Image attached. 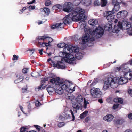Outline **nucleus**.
I'll use <instances>...</instances> for the list:
<instances>
[{
  "label": "nucleus",
  "instance_id": "obj_41",
  "mask_svg": "<svg viewBox=\"0 0 132 132\" xmlns=\"http://www.w3.org/2000/svg\"><path fill=\"white\" fill-rule=\"evenodd\" d=\"M39 73L38 72H34L33 73H32L31 75L32 76L35 77L36 76H38Z\"/></svg>",
  "mask_w": 132,
  "mask_h": 132
},
{
  "label": "nucleus",
  "instance_id": "obj_11",
  "mask_svg": "<svg viewBox=\"0 0 132 132\" xmlns=\"http://www.w3.org/2000/svg\"><path fill=\"white\" fill-rule=\"evenodd\" d=\"M113 13L111 11H106L104 14V16L106 17L108 21L111 22L114 18V15L113 14Z\"/></svg>",
  "mask_w": 132,
  "mask_h": 132
},
{
  "label": "nucleus",
  "instance_id": "obj_23",
  "mask_svg": "<svg viewBox=\"0 0 132 132\" xmlns=\"http://www.w3.org/2000/svg\"><path fill=\"white\" fill-rule=\"evenodd\" d=\"M88 22L89 24L91 25H95L98 23V21L96 19H90L89 20Z\"/></svg>",
  "mask_w": 132,
  "mask_h": 132
},
{
  "label": "nucleus",
  "instance_id": "obj_51",
  "mask_svg": "<svg viewBox=\"0 0 132 132\" xmlns=\"http://www.w3.org/2000/svg\"><path fill=\"white\" fill-rule=\"evenodd\" d=\"M128 73H129V77L130 78H129V79H132V70H130V71Z\"/></svg>",
  "mask_w": 132,
  "mask_h": 132
},
{
  "label": "nucleus",
  "instance_id": "obj_50",
  "mask_svg": "<svg viewBox=\"0 0 132 132\" xmlns=\"http://www.w3.org/2000/svg\"><path fill=\"white\" fill-rule=\"evenodd\" d=\"M48 78H43V79L41 81L42 83H43L44 82L46 81H48Z\"/></svg>",
  "mask_w": 132,
  "mask_h": 132
},
{
  "label": "nucleus",
  "instance_id": "obj_35",
  "mask_svg": "<svg viewBox=\"0 0 132 132\" xmlns=\"http://www.w3.org/2000/svg\"><path fill=\"white\" fill-rule=\"evenodd\" d=\"M45 84H43L40 85L39 86H38V88L39 90L45 88Z\"/></svg>",
  "mask_w": 132,
  "mask_h": 132
},
{
  "label": "nucleus",
  "instance_id": "obj_16",
  "mask_svg": "<svg viewBox=\"0 0 132 132\" xmlns=\"http://www.w3.org/2000/svg\"><path fill=\"white\" fill-rule=\"evenodd\" d=\"M51 27L52 29H56L57 30H59L63 28L64 25L62 23H59L56 24L52 25Z\"/></svg>",
  "mask_w": 132,
  "mask_h": 132
},
{
  "label": "nucleus",
  "instance_id": "obj_40",
  "mask_svg": "<svg viewBox=\"0 0 132 132\" xmlns=\"http://www.w3.org/2000/svg\"><path fill=\"white\" fill-rule=\"evenodd\" d=\"M27 129V128L23 127H21L20 129V132H25L26 129Z\"/></svg>",
  "mask_w": 132,
  "mask_h": 132
},
{
  "label": "nucleus",
  "instance_id": "obj_1",
  "mask_svg": "<svg viewBox=\"0 0 132 132\" xmlns=\"http://www.w3.org/2000/svg\"><path fill=\"white\" fill-rule=\"evenodd\" d=\"M57 46L59 48L64 47L63 51L59 53L60 57H64L65 62L67 63H72V61L75 59L72 55L73 51L74 52H77L79 49L76 46H72L71 45H68L64 43H62L57 44Z\"/></svg>",
  "mask_w": 132,
  "mask_h": 132
},
{
  "label": "nucleus",
  "instance_id": "obj_48",
  "mask_svg": "<svg viewBox=\"0 0 132 132\" xmlns=\"http://www.w3.org/2000/svg\"><path fill=\"white\" fill-rule=\"evenodd\" d=\"M35 104L36 106L38 107L41 105V103L39 101H37L35 102Z\"/></svg>",
  "mask_w": 132,
  "mask_h": 132
},
{
  "label": "nucleus",
  "instance_id": "obj_27",
  "mask_svg": "<svg viewBox=\"0 0 132 132\" xmlns=\"http://www.w3.org/2000/svg\"><path fill=\"white\" fill-rule=\"evenodd\" d=\"M114 4V8L112 10V11H111L113 13L118 11L120 8L119 5H117L116 4Z\"/></svg>",
  "mask_w": 132,
  "mask_h": 132
},
{
  "label": "nucleus",
  "instance_id": "obj_36",
  "mask_svg": "<svg viewBox=\"0 0 132 132\" xmlns=\"http://www.w3.org/2000/svg\"><path fill=\"white\" fill-rule=\"evenodd\" d=\"M127 33L129 35H132V26L128 30Z\"/></svg>",
  "mask_w": 132,
  "mask_h": 132
},
{
  "label": "nucleus",
  "instance_id": "obj_21",
  "mask_svg": "<svg viewBox=\"0 0 132 132\" xmlns=\"http://www.w3.org/2000/svg\"><path fill=\"white\" fill-rule=\"evenodd\" d=\"M47 90L50 94H51L53 92L55 91V89L52 85L51 84L49 83L46 85Z\"/></svg>",
  "mask_w": 132,
  "mask_h": 132
},
{
  "label": "nucleus",
  "instance_id": "obj_39",
  "mask_svg": "<svg viewBox=\"0 0 132 132\" xmlns=\"http://www.w3.org/2000/svg\"><path fill=\"white\" fill-rule=\"evenodd\" d=\"M51 4V2L50 0H47L45 2V4L46 6H48Z\"/></svg>",
  "mask_w": 132,
  "mask_h": 132
},
{
  "label": "nucleus",
  "instance_id": "obj_9",
  "mask_svg": "<svg viewBox=\"0 0 132 132\" xmlns=\"http://www.w3.org/2000/svg\"><path fill=\"white\" fill-rule=\"evenodd\" d=\"M73 9L72 4L70 2H66L64 3L63 7V10L67 12H69Z\"/></svg>",
  "mask_w": 132,
  "mask_h": 132
},
{
  "label": "nucleus",
  "instance_id": "obj_63",
  "mask_svg": "<svg viewBox=\"0 0 132 132\" xmlns=\"http://www.w3.org/2000/svg\"><path fill=\"white\" fill-rule=\"evenodd\" d=\"M35 127L36 128V129H37L38 131H40V126L37 125H35Z\"/></svg>",
  "mask_w": 132,
  "mask_h": 132
},
{
  "label": "nucleus",
  "instance_id": "obj_15",
  "mask_svg": "<svg viewBox=\"0 0 132 132\" xmlns=\"http://www.w3.org/2000/svg\"><path fill=\"white\" fill-rule=\"evenodd\" d=\"M127 12L126 11H120L117 13V17L119 19H123L126 17L127 15Z\"/></svg>",
  "mask_w": 132,
  "mask_h": 132
},
{
  "label": "nucleus",
  "instance_id": "obj_6",
  "mask_svg": "<svg viewBox=\"0 0 132 132\" xmlns=\"http://www.w3.org/2000/svg\"><path fill=\"white\" fill-rule=\"evenodd\" d=\"M90 34L94 38H98L101 37L104 34V30L100 26L96 27L95 29L90 30Z\"/></svg>",
  "mask_w": 132,
  "mask_h": 132
},
{
  "label": "nucleus",
  "instance_id": "obj_30",
  "mask_svg": "<svg viewBox=\"0 0 132 132\" xmlns=\"http://www.w3.org/2000/svg\"><path fill=\"white\" fill-rule=\"evenodd\" d=\"M88 113V111H86L83 112L82 114H81L80 116V118L83 119L85 117Z\"/></svg>",
  "mask_w": 132,
  "mask_h": 132
},
{
  "label": "nucleus",
  "instance_id": "obj_17",
  "mask_svg": "<svg viewBox=\"0 0 132 132\" xmlns=\"http://www.w3.org/2000/svg\"><path fill=\"white\" fill-rule=\"evenodd\" d=\"M128 80L127 78L125 77H120L119 78L118 80V84L123 85L127 83L128 82Z\"/></svg>",
  "mask_w": 132,
  "mask_h": 132
},
{
  "label": "nucleus",
  "instance_id": "obj_22",
  "mask_svg": "<svg viewBox=\"0 0 132 132\" xmlns=\"http://www.w3.org/2000/svg\"><path fill=\"white\" fill-rule=\"evenodd\" d=\"M64 59V58H62L60 61H58L57 63L56 66V67L58 68H61V69H64L65 67V64L62 61Z\"/></svg>",
  "mask_w": 132,
  "mask_h": 132
},
{
  "label": "nucleus",
  "instance_id": "obj_19",
  "mask_svg": "<svg viewBox=\"0 0 132 132\" xmlns=\"http://www.w3.org/2000/svg\"><path fill=\"white\" fill-rule=\"evenodd\" d=\"M110 84L109 80H108L105 81L104 82V86L103 88V90L104 91L107 90L110 87Z\"/></svg>",
  "mask_w": 132,
  "mask_h": 132
},
{
  "label": "nucleus",
  "instance_id": "obj_33",
  "mask_svg": "<svg viewBox=\"0 0 132 132\" xmlns=\"http://www.w3.org/2000/svg\"><path fill=\"white\" fill-rule=\"evenodd\" d=\"M42 12H44L47 14H49L50 12L49 9L47 8H44L43 9Z\"/></svg>",
  "mask_w": 132,
  "mask_h": 132
},
{
  "label": "nucleus",
  "instance_id": "obj_61",
  "mask_svg": "<svg viewBox=\"0 0 132 132\" xmlns=\"http://www.w3.org/2000/svg\"><path fill=\"white\" fill-rule=\"evenodd\" d=\"M43 49H38V50L39 51V53L40 54V55H42L43 54Z\"/></svg>",
  "mask_w": 132,
  "mask_h": 132
},
{
  "label": "nucleus",
  "instance_id": "obj_24",
  "mask_svg": "<svg viewBox=\"0 0 132 132\" xmlns=\"http://www.w3.org/2000/svg\"><path fill=\"white\" fill-rule=\"evenodd\" d=\"M82 3L83 5L85 6H89L91 4V0H82Z\"/></svg>",
  "mask_w": 132,
  "mask_h": 132
},
{
  "label": "nucleus",
  "instance_id": "obj_57",
  "mask_svg": "<svg viewBox=\"0 0 132 132\" xmlns=\"http://www.w3.org/2000/svg\"><path fill=\"white\" fill-rule=\"evenodd\" d=\"M47 40H48V43L52 42L53 40V39L52 38H50L48 37V38H47Z\"/></svg>",
  "mask_w": 132,
  "mask_h": 132
},
{
  "label": "nucleus",
  "instance_id": "obj_8",
  "mask_svg": "<svg viewBox=\"0 0 132 132\" xmlns=\"http://www.w3.org/2000/svg\"><path fill=\"white\" fill-rule=\"evenodd\" d=\"M117 68L118 70L123 72L125 76H126L130 70L128 67V64H122Z\"/></svg>",
  "mask_w": 132,
  "mask_h": 132
},
{
  "label": "nucleus",
  "instance_id": "obj_25",
  "mask_svg": "<svg viewBox=\"0 0 132 132\" xmlns=\"http://www.w3.org/2000/svg\"><path fill=\"white\" fill-rule=\"evenodd\" d=\"M49 43H38V45L39 47H43L45 46L46 47V50H47L48 48L47 46H49Z\"/></svg>",
  "mask_w": 132,
  "mask_h": 132
},
{
  "label": "nucleus",
  "instance_id": "obj_13",
  "mask_svg": "<svg viewBox=\"0 0 132 132\" xmlns=\"http://www.w3.org/2000/svg\"><path fill=\"white\" fill-rule=\"evenodd\" d=\"M121 22L119 21L117 25H115L114 28L112 29V32L113 33H118L122 29Z\"/></svg>",
  "mask_w": 132,
  "mask_h": 132
},
{
  "label": "nucleus",
  "instance_id": "obj_29",
  "mask_svg": "<svg viewBox=\"0 0 132 132\" xmlns=\"http://www.w3.org/2000/svg\"><path fill=\"white\" fill-rule=\"evenodd\" d=\"M113 101L116 102H119L120 103H122L123 101L122 99L118 98H114V99Z\"/></svg>",
  "mask_w": 132,
  "mask_h": 132
},
{
  "label": "nucleus",
  "instance_id": "obj_37",
  "mask_svg": "<svg viewBox=\"0 0 132 132\" xmlns=\"http://www.w3.org/2000/svg\"><path fill=\"white\" fill-rule=\"evenodd\" d=\"M94 4L95 6H98L100 5V3L98 0H95L94 2Z\"/></svg>",
  "mask_w": 132,
  "mask_h": 132
},
{
  "label": "nucleus",
  "instance_id": "obj_55",
  "mask_svg": "<svg viewBox=\"0 0 132 132\" xmlns=\"http://www.w3.org/2000/svg\"><path fill=\"white\" fill-rule=\"evenodd\" d=\"M90 118L89 117H86L85 119V122L86 123H87L88 121L90 120Z\"/></svg>",
  "mask_w": 132,
  "mask_h": 132
},
{
  "label": "nucleus",
  "instance_id": "obj_2",
  "mask_svg": "<svg viewBox=\"0 0 132 132\" xmlns=\"http://www.w3.org/2000/svg\"><path fill=\"white\" fill-rule=\"evenodd\" d=\"M50 81L55 83L57 85L56 92L59 94H62L64 90L69 93H71L75 90V86H73L72 83L68 81H62L59 77L52 79H50Z\"/></svg>",
  "mask_w": 132,
  "mask_h": 132
},
{
  "label": "nucleus",
  "instance_id": "obj_4",
  "mask_svg": "<svg viewBox=\"0 0 132 132\" xmlns=\"http://www.w3.org/2000/svg\"><path fill=\"white\" fill-rule=\"evenodd\" d=\"M80 25V29H84L85 34H84L82 38V43L85 44L87 42L88 43L87 45L89 47L92 46L93 44V41L95 40V38L93 36H90V30L88 29L86 27V23L85 21L80 22L79 23Z\"/></svg>",
  "mask_w": 132,
  "mask_h": 132
},
{
  "label": "nucleus",
  "instance_id": "obj_31",
  "mask_svg": "<svg viewBox=\"0 0 132 132\" xmlns=\"http://www.w3.org/2000/svg\"><path fill=\"white\" fill-rule=\"evenodd\" d=\"M114 122L117 124H121L124 122V121L123 120L121 119H118L115 120Z\"/></svg>",
  "mask_w": 132,
  "mask_h": 132
},
{
  "label": "nucleus",
  "instance_id": "obj_38",
  "mask_svg": "<svg viewBox=\"0 0 132 132\" xmlns=\"http://www.w3.org/2000/svg\"><path fill=\"white\" fill-rule=\"evenodd\" d=\"M65 125V123L63 122H60L58 124V126L60 128H61L64 126Z\"/></svg>",
  "mask_w": 132,
  "mask_h": 132
},
{
  "label": "nucleus",
  "instance_id": "obj_10",
  "mask_svg": "<svg viewBox=\"0 0 132 132\" xmlns=\"http://www.w3.org/2000/svg\"><path fill=\"white\" fill-rule=\"evenodd\" d=\"M109 80L110 86L112 88H114L117 87L118 84L119 77H115L113 78H109L108 79Z\"/></svg>",
  "mask_w": 132,
  "mask_h": 132
},
{
  "label": "nucleus",
  "instance_id": "obj_34",
  "mask_svg": "<svg viewBox=\"0 0 132 132\" xmlns=\"http://www.w3.org/2000/svg\"><path fill=\"white\" fill-rule=\"evenodd\" d=\"M101 3L102 6H105L107 4V1L106 0H101Z\"/></svg>",
  "mask_w": 132,
  "mask_h": 132
},
{
  "label": "nucleus",
  "instance_id": "obj_47",
  "mask_svg": "<svg viewBox=\"0 0 132 132\" xmlns=\"http://www.w3.org/2000/svg\"><path fill=\"white\" fill-rule=\"evenodd\" d=\"M68 97V98L71 101H72V100L74 99L75 98L74 96L72 95H71L70 96H69Z\"/></svg>",
  "mask_w": 132,
  "mask_h": 132
},
{
  "label": "nucleus",
  "instance_id": "obj_26",
  "mask_svg": "<svg viewBox=\"0 0 132 132\" xmlns=\"http://www.w3.org/2000/svg\"><path fill=\"white\" fill-rule=\"evenodd\" d=\"M70 116L69 115H68V116H65V115L64 114L62 113L61 115L59 116L58 118V120L59 121H61L63 118L68 119L70 117Z\"/></svg>",
  "mask_w": 132,
  "mask_h": 132
},
{
  "label": "nucleus",
  "instance_id": "obj_7",
  "mask_svg": "<svg viewBox=\"0 0 132 132\" xmlns=\"http://www.w3.org/2000/svg\"><path fill=\"white\" fill-rule=\"evenodd\" d=\"M91 94L93 97L96 98L101 96L102 92L99 89L93 88L91 89Z\"/></svg>",
  "mask_w": 132,
  "mask_h": 132
},
{
  "label": "nucleus",
  "instance_id": "obj_3",
  "mask_svg": "<svg viewBox=\"0 0 132 132\" xmlns=\"http://www.w3.org/2000/svg\"><path fill=\"white\" fill-rule=\"evenodd\" d=\"M85 11L84 9L77 8L75 10L67 15L63 18L64 24H69L72 21H78L81 20L80 22L85 21L86 17L85 15Z\"/></svg>",
  "mask_w": 132,
  "mask_h": 132
},
{
  "label": "nucleus",
  "instance_id": "obj_62",
  "mask_svg": "<svg viewBox=\"0 0 132 132\" xmlns=\"http://www.w3.org/2000/svg\"><path fill=\"white\" fill-rule=\"evenodd\" d=\"M27 88H23L22 89V93H25L27 91Z\"/></svg>",
  "mask_w": 132,
  "mask_h": 132
},
{
  "label": "nucleus",
  "instance_id": "obj_60",
  "mask_svg": "<svg viewBox=\"0 0 132 132\" xmlns=\"http://www.w3.org/2000/svg\"><path fill=\"white\" fill-rule=\"evenodd\" d=\"M26 9V7H23L22 10H20V11L21 12H19V13L20 14H21L23 13V12Z\"/></svg>",
  "mask_w": 132,
  "mask_h": 132
},
{
  "label": "nucleus",
  "instance_id": "obj_32",
  "mask_svg": "<svg viewBox=\"0 0 132 132\" xmlns=\"http://www.w3.org/2000/svg\"><path fill=\"white\" fill-rule=\"evenodd\" d=\"M122 2V0H113L112 3L113 4H116L119 5L120 3Z\"/></svg>",
  "mask_w": 132,
  "mask_h": 132
},
{
  "label": "nucleus",
  "instance_id": "obj_42",
  "mask_svg": "<svg viewBox=\"0 0 132 132\" xmlns=\"http://www.w3.org/2000/svg\"><path fill=\"white\" fill-rule=\"evenodd\" d=\"M119 105L118 103L114 104L112 107L113 109L114 110H115L119 106Z\"/></svg>",
  "mask_w": 132,
  "mask_h": 132
},
{
  "label": "nucleus",
  "instance_id": "obj_64",
  "mask_svg": "<svg viewBox=\"0 0 132 132\" xmlns=\"http://www.w3.org/2000/svg\"><path fill=\"white\" fill-rule=\"evenodd\" d=\"M127 63L128 64L132 65V59L129 61Z\"/></svg>",
  "mask_w": 132,
  "mask_h": 132
},
{
  "label": "nucleus",
  "instance_id": "obj_59",
  "mask_svg": "<svg viewBox=\"0 0 132 132\" xmlns=\"http://www.w3.org/2000/svg\"><path fill=\"white\" fill-rule=\"evenodd\" d=\"M35 0H33L32 1L29 2H28L27 3V4H31L33 3H34L35 2Z\"/></svg>",
  "mask_w": 132,
  "mask_h": 132
},
{
  "label": "nucleus",
  "instance_id": "obj_58",
  "mask_svg": "<svg viewBox=\"0 0 132 132\" xmlns=\"http://www.w3.org/2000/svg\"><path fill=\"white\" fill-rule=\"evenodd\" d=\"M13 60H16L18 59V57L15 55H14L13 56Z\"/></svg>",
  "mask_w": 132,
  "mask_h": 132
},
{
  "label": "nucleus",
  "instance_id": "obj_12",
  "mask_svg": "<svg viewBox=\"0 0 132 132\" xmlns=\"http://www.w3.org/2000/svg\"><path fill=\"white\" fill-rule=\"evenodd\" d=\"M122 29L128 30L131 27V22H130L126 21H123L121 22Z\"/></svg>",
  "mask_w": 132,
  "mask_h": 132
},
{
  "label": "nucleus",
  "instance_id": "obj_45",
  "mask_svg": "<svg viewBox=\"0 0 132 132\" xmlns=\"http://www.w3.org/2000/svg\"><path fill=\"white\" fill-rule=\"evenodd\" d=\"M35 7H36L35 6H32V5H30L28 7V8L29 10L30 11L34 9Z\"/></svg>",
  "mask_w": 132,
  "mask_h": 132
},
{
  "label": "nucleus",
  "instance_id": "obj_54",
  "mask_svg": "<svg viewBox=\"0 0 132 132\" xmlns=\"http://www.w3.org/2000/svg\"><path fill=\"white\" fill-rule=\"evenodd\" d=\"M97 82V81L95 80H94V81L92 82L91 84V85L92 86H94L96 84Z\"/></svg>",
  "mask_w": 132,
  "mask_h": 132
},
{
  "label": "nucleus",
  "instance_id": "obj_53",
  "mask_svg": "<svg viewBox=\"0 0 132 132\" xmlns=\"http://www.w3.org/2000/svg\"><path fill=\"white\" fill-rule=\"evenodd\" d=\"M49 76H48V78H51L53 77H55V75L52 73H50L49 74Z\"/></svg>",
  "mask_w": 132,
  "mask_h": 132
},
{
  "label": "nucleus",
  "instance_id": "obj_46",
  "mask_svg": "<svg viewBox=\"0 0 132 132\" xmlns=\"http://www.w3.org/2000/svg\"><path fill=\"white\" fill-rule=\"evenodd\" d=\"M51 65L53 66L54 67H56V66L57 63L56 64H55L54 61H51L49 63Z\"/></svg>",
  "mask_w": 132,
  "mask_h": 132
},
{
  "label": "nucleus",
  "instance_id": "obj_43",
  "mask_svg": "<svg viewBox=\"0 0 132 132\" xmlns=\"http://www.w3.org/2000/svg\"><path fill=\"white\" fill-rule=\"evenodd\" d=\"M112 25L111 24H107L106 25V27L108 28V29L107 30H110L112 28Z\"/></svg>",
  "mask_w": 132,
  "mask_h": 132
},
{
  "label": "nucleus",
  "instance_id": "obj_28",
  "mask_svg": "<svg viewBox=\"0 0 132 132\" xmlns=\"http://www.w3.org/2000/svg\"><path fill=\"white\" fill-rule=\"evenodd\" d=\"M48 38V36H39L38 37V39L40 40L44 41L47 40Z\"/></svg>",
  "mask_w": 132,
  "mask_h": 132
},
{
  "label": "nucleus",
  "instance_id": "obj_20",
  "mask_svg": "<svg viewBox=\"0 0 132 132\" xmlns=\"http://www.w3.org/2000/svg\"><path fill=\"white\" fill-rule=\"evenodd\" d=\"M16 76L18 79L15 80V82L16 83H18L17 81L19 80V82H20L23 80L24 78V76L23 74L21 73H17L16 74Z\"/></svg>",
  "mask_w": 132,
  "mask_h": 132
},
{
  "label": "nucleus",
  "instance_id": "obj_18",
  "mask_svg": "<svg viewBox=\"0 0 132 132\" xmlns=\"http://www.w3.org/2000/svg\"><path fill=\"white\" fill-rule=\"evenodd\" d=\"M114 118V117L112 114H108L104 117L103 119L104 120L108 122L111 121Z\"/></svg>",
  "mask_w": 132,
  "mask_h": 132
},
{
  "label": "nucleus",
  "instance_id": "obj_52",
  "mask_svg": "<svg viewBox=\"0 0 132 132\" xmlns=\"http://www.w3.org/2000/svg\"><path fill=\"white\" fill-rule=\"evenodd\" d=\"M56 6L57 8L60 10L63 9V7L60 4H57L56 5Z\"/></svg>",
  "mask_w": 132,
  "mask_h": 132
},
{
  "label": "nucleus",
  "instance_id": "obj_56",
  "mask_svg": "<svg viewBox=\"0 0 132 132\" xmlns=\"http://www.w3.org/2000/svg\"><path fill=\"white\" fill-rule=\"evenodd\" d=\"M128 93L131 96H132V89H129Z\"/></svg>",
  "mask_w": 132,
  "mask_h": 132
},
{
  "label": "nucleus",
  "instance_id": "obj_5",
  "mask_svg": "<svg viewBox=\"0 0 132 132\" xmlns=\"http://www.w3.org/2000/svg\"><path fill=\"white\" fill-rule=\"evenodd\" d=\"M75 101L77 103L74 102L72 104V106L74 108L77 109H81L82 108V105L81 104L84 101V108H86L87 104H89V102L87 101L85 98H84L81 95H78L75 99Z\"/></svg>",
  "mask_w": 132,
  "mask_h": 132
},
{
  "label": "nucleus",
  "instance_id": "obj_44",
  "mask_svg": "<svg viewBox=\"0 0 132 132\" xmlns=\"http://www.w3.org/2000/svg\"><path fill=\"white\" fill-rule=\"evenodd\" d=\"M69 112L70 113H71V114L72 115V117L73 119L72 120V121H74L75 120V116L74 115L73 113V112L71 110H70Z\"/></svg>",
  "mask_w": 132,
  "mask_h": 132
},
{
  "label": "nucleus",
  "instance_id": "obj_14",
  "mask_svg": "<svg viewBox=\"0 0 132 132\" xmlns=\"http://www.w3.org/2000/svg\"><path fill=\"white\" fill-rule=\"evenodd\" d=\"M77 48H78V49L79 48L77 47H76ZM73 56L74 57L75 59V60H73L72 61V63H70V64H72L73 63V61H74V60H75V57L74 55V54H75V56L76 57V58L78 60H80L83 57L82 56V54L80 52H78V53L77 52H79V51H78L77 52H74V50H73Z\"/></svg>",
  "mask_w": 132,
  "mask_h": 132
},
{
  "label": "nucleus",
  "instance_id": "obj_49",
  "mask_svg": "<svg viewBox=\"0 0 132 132\" xmlns=\"http://www.w3.org/2000/svg\"><path fill=\"white\" fill-rule=\"evenodd\" d=\"M28 70V68H24L22 70V72L24 73H27Z\"/></svg>",
  "mask_w": 132,
  "mask_h": 132
}]
</instances>
